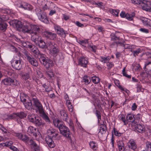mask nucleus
Here are the masks:
<instances>
[{
	"label": "nucleus",
	"instance_id": "1",
	"mask_svg": "<svg viewBox=\"0 0 151 151\" xmlns=\"http://www.w3.org/2000/svg\"><path fill=\"white\" fill-rule=\"evenodd\" d=\"M50 50V54L54 57H56L60 51V49L57 44L54 42H49L47 44Z\"/></svg>",
	"mask_w": 151,
	"mask_h": 151
},
{
	"label": "nucleus",
	"instance_id": "2",
	"mask_svg": "<svg viewBox=\"0 0 151 151\" xmlns=\"http://www.w3.org/2000/svg\"><path fill=\"white\" fill-rule=\"evenodd\" d=\"M36 13L40 20L46 24L49 23L47 15L46 13L42 11L39 8H37L35 10Z\"/></svg>",
	"mask_w": 151,
	"mask_h": 151
},
{
	"label": "nucleus",
	"instance_id": "3",
	"mask_svg": "<svg viewBox=\"0 0 151 151\" xmlns=\"http://www.w3.org/2000/svg\"><path fill=\"white\" fill-rule=\"evenodd\" d=\"M12 66L14 69L17 70H20L22 68L23 64V61L19 56V58L17 59L14 58L11 61Z\"/></svg>",
	"mask_w": 151,
	"mask_h": 151
},
{
	"label": "nucleus",
	"instance_id": "4",
	"mask_svg": "<svg viewBox=\"0 0 151 151\" xmlns=\"http://www.w3.org/2000/svg\"><path fill=\"white\" fill-rule=\"evenodd\" d=\"M32 101L33 106L36 107V110L37 111H38L39 113L44 110L40 102L36 97L32 98Z\"/></svg>",
	"mask_w": 151,
	"mask_h": 151
},
{
	"label": "nucleus",
	"instance_id": "5",
	"mask_svg": "<svg viewBox=\"0 0 151 151\" xmlns=\"http://www.w3.org/2000/svg\"><path fill=\"white\" fill-rule=\"evenodd\" d=\"M59 129L60 133L65 137L67 138L70 137V132L68 127L63 125L59 127Z\"/></svg>",
	"mask_w": 151,
	"mask_h": 151
},
{
	"label": "nucleus",
	"instance_id": "6",
	"mask_svg": "<svg viewBox=\"0 0 151 151\" xmlns=\"http://www.w3.org/2000/svg\"><path fill=\"white\" fill-rule=\"evenodd\" d=\"M17 81L15 79H12L9 77H7L2 80V84L5 85L10 86L12 84L16 86L17 84Z\"/></svg>",
	"mask_w": 151,
	"mask_h": 151
},
{
	"label": "nucleus",
	"instance_id": "7",
	"mask_svg": "<svg viewBox=\"0 0 151 151\" xmlns=\"http://www.w3.org/2000/svg\"><path fill=\"white\" fill-rule=\"evenodd\" d=\"M28 47L30 51L36 55L41 54L38 49L34 45L30 44L28 45Z\"/></svg>",
	"mask_w": 151,
	"mask_h": 151
},
{
	"label": "nucleus",
	"instance_id": "8",
	"mask_svg": "<svg viewBox=\"0 0 151 151\" xmlns=\"http://www.w3.org/2000/svg\"><path fill=\"white\" fill-rule=\"evenodd\" d=\"M38 132L37 129L32 126L29 127L27 130L28 134L31 136H34L36 139L37 136V133Z\"/></svg>",
	"mask_w": 151,
	"mask_h": 151
},
{
	"label": "nucleus",
	"instance_id": "9",
	"mask_svg": "<svg viewBox=\"0 0 151 151\" xmlns=\"http://www.w3.org/2000/svg\"><path fill=\"white\" fill-rule=\"evenodd\" d=\"M18 7L29 11H32L33 9V7L32 5L24 2H21L19 5Z\"/></svg>",
	"mask_w": 151,
	"mask_h": 151
},
{
	"label": "nucleus",
	"instance_id": "10",
	"mask_svg": "<svg viewBox=\"0 0 151 151\" xmlns=\"http://www.w3.org/2000/svg\"><path fill=\"white\" fill-rule=\"evenodd\" d=\"M47 133L48 135H50L51 137L56 139H57V137L58 135V132L54 129L50 128L47 130Z\"/></svg>",
	"mask_w": 151,
	"mask_h": 151
},
{
	"label": "nucleus",
	"instance_id": "11",
	"mask_svg": "<svg viewBox=\"0 0 151 151\" xmlns=\"http://www.w3.org/2000/svg\"><path fill=\"white\" fill-rule=\"evenodd\" d=\"M88 62L87 58L84 57H81L79 59L78 64L84 68H86Z\"/></svg>",
	"mask_w": 151,
	"mask_h": 151
},
{
	"label": "nucleus",
	"instance_id": "12",
	"mask_svg": "<svg viewBox=\"0 0 151 151\" xmlns=\"http://www.w3.org/2000/svg\"><path fill=\"white\" fill-rule=\"evenodd\" d=\"M31 28L30 33H39L40 31V29L38 26L33 24H29Z\"/></svg>",
	"mask_w": 151,
	"mask_h": 151
},
{
	"label": "nucleus",
	"instance_id": "13",
	"mask_svg": "<svg viewBox=\"0 0 151 151\" xmlns=\"http://www.w3.org/2000/svg\"><path fill=\"white\" fill-rule=\"evenodd\" d=\"M134 130L138 132L142 133L145 132V128L144 125L142 124H136V126H134Z\"/></svg>",
	"mask_w": 151,
	"mask_h": 151
},
{
	"label": "nucleus",
	"instance_id": "14",
	"mask_svg": "<svg viewBox=\"0 0 151 151\" xmlns=\"http://www.w3.org/2000/svg\"><path fill=\"white\" fill-rule=\"evenodd\" d=\"M45 141L48 147L50 148H53L55 147V145L54 141L49 136L46 137Z\"/></svg>",
	"mask_w": 151,
	"mask_h": 151
},
{
	"label": "nucleus",
	"instance_id": "15",
	"mask_svg": "<svg viewBox=\"0 0 151 151\" xmlns=\"http://www.w3.org/2000/svg\"><path fill=\"white\" fill-rule=\"evenodd\" d=\"M41 116L45 120V121L48 124H50L51 122V121L50 118L48 116L47 113L45 112L44 110L40 112Z\"/></svg>",
	"mask_w": 151,
	"mask_h": 151
},
{
	"label": "nucleus",
	"instance_id": "16",
	"mask_svg": "<svg viewBox=\"0 0 151 151\" xmlns=\"http://www.w3.org/2000/svg\"><path fill=\"white\" fill-rule=\"evenodd\" d=\"M127 145L129 149L133 150H135L137 148L136 142L133 139H130L127 143Z\"/></svg>",
	"mask_w": 151,
	"mask_h": 151
},
{
	"label": "nucleus",
	"instance_id": "17",
	"mask_svg": "<svg viewBox=\"0 0 151 151\" xmlns=\"http://www.w3.org/2000/svg\"><path fill=\"white\" fill-rule=\"evenodd\" d=\"M16 136L19 139L24 142H27L29 140V138L27 136L24 134H23L22 133L16 134Z\"/></svg>",
	"mask_w": 151,
	"mask_h": 151
},
{
	"label": "nucleus",
	"instance_id": "18",
	"mask_svg": "<svg viewBox=\"0 0 151 151\" xmlns=\"http://www.w3.org/2000/svg\"><path fill=\"white\" fill-rule=\"evenodd\" d=\"M54 28L58 35L64 37L65 36L64 30L60 26L55 25L54 26Z\"/></svg>",
	"mask_w": 151,
	"mask_h": 151
},
{
	"label": "nucleus",
	"instance_id": "19",
	"mask_svg": "<svg viewBox=\"0 0 151 151\" xmlns=\"http://www.w3.org/2000/svg\"><path fill=\"white\" fill-rule=\"evenodd\" d=\"M27 60L32 65L35 67H37L38 66V62L35 58H34L32 55L29 57Z\"/></svg>",
	"mask_w": 151,
	"mask_h": 151
},
{
	"label": "nucleus",
	"instance_id": "20",
	"mask_svg": "<svg viewBox=\"0 0 151 151\" xmlns=\"http://www.w3.org/2000/svg\"><path fill=\"white\" fill-rule=\"evenodd\" d=\"M16 113L17 116V122L19 124H20V123H21V119L26 118L27 116V115L26 113L23 111H21L20 112Z\"/></svg>",
	"mask_w": 151,
	"mask_h": 151
},
{
	"label": "nucleus",
	"instance_id": "21",
	"mask_svg": "<svg viewBox=\"0 0 151 151\" xmlns=\"http://www.w3.org/2000/svg\"><path fill=\"white\" fill-rule=\"evenodd\" d=\"M144 2V6L143 7V9L151 12V8H150L149 7V6L151 5V1L145 0Z\"/></svg>",
	"mask_w": 151,
	"mask_h": 151
},
{
	"label": "nucleus",
	"instance_id": "22",
	"mask_svg": "<svg viewBox=\"0 0 151 151\" xmlns=\"http://www.w3.org/2000/svg\"><path fill=\"white\" fill-rule=\"evenodd\" d=\"M30 34L31 35V40L32 41L34 42L37 45L40 38L39 33H37L36 34V33L35 34L34 33Z\"/></svg>",
	"mask_w": 151,
	"mask_h": 151
},
{
	"label": "nucleus",
	"instance_id": "23",
	"mask_svg": "<svg viewBox=\"0 0 151 151\" xmlns=\"http://www.w3.org/2000/svg\"><path fill=\"white\" fill-rule=\"evenodd\" d=\"M60 114L61 119L68 123V116L66 111L64 110H62L60 111Z\"/></svg>",
	"mask_w": 151,
	"mask_h": 151
},
{
	"label": "nucleus",
	"instance_id": "24",
	"mask_svg": "<svg viewBox=\"0 0 151 151\" xmlns=\"http://www.w3.org/2000/svg\"><path fill=\"white\" fill-rule=\"evenodd\" d=\"M44 34L46 37L52 40H54L56 36V35L55 34L48 31L44 32Z\"/></svg>",
	"mask_w": 151,
	"mask_h": 151
},
{
	"label": "nucleus",
	"instance_id": "25",
	"mask_svg": "<svg viewBox=\"0 0 151 151\" xmlns=\"http://www.w3.org/2000/svg\"><path fill=\"white\" fill-rule=\"evenodd\" d=\"M30 24H27L22 26V31L24 33H30L31 28L29 26Z\"/></svg>",
	"mask_w": 151,
	"mask_h": 151
},
{
	"label": "nucleus",
	"instance_id": "26",
	"mask_svg": "<svg viewBox=\"0 0 151 151\" xmlns=\"http://www.w3.org/2000/svg\"><path fill=\"white\" fill-rule=\"evenodd\" d=\"M11 23H12L13 26L17 28H22L23 26L21 22L17 20H13Z\"/></svg>",
	"mask_w": 151,
	"mask_h": 151
},
{
	"label": "nucleus",
	"instance_id": "27",
	"mask_svg": "<svg viewBox=\"0 0 151 151\" xmlns=\"http://www.w3.org/2000/svg\"><path fill=\"white\" fill-rule=\"evenodd\" d=\"M7 26V24L4 21H2L0 17V29L4 31H5Z\"/></svg>",
	"mask_w": 151,
	"mask_h": 151
},
{
	"label": "nucleus",
	"instance_id": "28",
	"mask_svg": "<svg viewBox=\"0 0 151 151\" xmlns=\"http://www.w3.org/2000/svg\"><path fill=\"white\" fill-rule=\"evenodd\" d=\"M29 142L30 145L32 146L33 147L34 149V151H40L39 147L33 140L30 139Z\"/></svg>",
	"mask_w": 151,
	"mask_h": 151
},
{
	"label": "nucleus",
	"instance_id": "29",
	"mask_svg": "<svg viewBox=\"0 0 151 151\" xmlns=\"http://www.w3.org/2000/svg\"><path fill=\"white\" fill-rule=\"evenodd\" d=\"M46 75L49 79L53 80L54 78L55 73L53 72L51 69H48L47 70L46 73Z\"/></svg>",
	"mask_w": 151,
	"mask_h": 151
},
{
	"label": "nucleus",
	"instance_id": "30",
	"mask_svg": "<svg viewBox=\"0 0 151 151\" xmlns=\"http://www.w3.org/2000/svg\"><path fill=\"white\" fill-rule=\"evenodd\" d=\"M33 123L35 124L36 126L38 127L42 126L44 124L42 119L38 117H37Z\"/></svg>",
	"mask_w": 151,
	"mask_h": 151
},
{
	"label": "nucleus",
	"instance_id": "31",
	"mask_svg": "<svg viewBox=\"0 0 151 151\" xmlns=\"http://www.w3.org/2000/svg\"><path fill=\"white\" fill-rule=\"evenodd\" d=\"M23 104L25 107L28 110L32 108V104L30 100L28 99Z\"/></svg>",
	"mask_w": 151,
	"mask_h": 151
},
{
	"label": "nucleus",
	"instance_id": "32",
	"mask_svg": "<svg viewBox=\"0 0 151 151\" xmlns=\"http://www.w3.org/2000/svg\"><path fill=\"white\" fill-rule=\"evenodd\" d=\"M53 123L54 126L57 127L59 129V127L63 124L61 122L60 120L57 119H53Z\"/></svg>",
	"mask_w": 151,
	"mask_h": 151
},
{
	"label": "nucleus",
	"instance_id": "33",
	"mask_svg": "<svg viewBox=\"0 0 151 151\" xmlns=\"http://www.w3.org/2000/svg\"><path fill=\"white\" fill-rule=\"evenodd\" d=\"M132 3L134 4L140 5L143 9L145 0H131Z\"/></svg>",
	"mask_w": 151,
	"mask_h": 151
},
{
	"label": "nucleus",
	"instance_id": "34",
	"mask_svg": "<svg viewBox=\"0 0 151 151\" xmlns=\"http://www.w3.org/2000/svg\"><path fill=\"white\" fill-rule=\"evenodd\" d=\"M89 145L91 148L93 150H96L98 148L97 143L93 141H90Z\"/></svg>",
	"mask_w": 151,
	"mask_h": 151
},
{
	"label": "nucleus",
	"instance_id": "35",
	"mask_svg": "<svg viewBox=\"0 0 151 151\" xmlns=\"http://www.w3.org/2000/svg\"><path fill=\"white\" fill-rule=\"evenodd\" d=\"M28 120L30 122L33 123L37 117L33 114H30L27 116Z\"/></svg>",
	"mask_w": 151,
	"mask_h": 151
},
{
	"label": "nucleus",
	"instance_id": "36",
	"mask_svg": "<svg viewBox=\"0 0 151 151\" xmlns=\"http://www.w3.org/2000/svg\"><path fill=\"white\" fill-rule=\"evenodd\" d=\"M99 132L103 134H105L107 130V127L104 124L101 125L99 129Z\"/></svg>",
	"mask_w": 151,
	"mask_h": 151
},
{
	"label": "nucleus",
	"instance_id": "37",
	"mask_svg": "<svg viewBox=\"0 0 151 151\" xmlns=\"http://www.w3.org/2000/svg\"><path fill=\"white\" fill-rule=\"evenodd\" d=\"M110 59V57L109 56L106 57L100 56V60L101 62L104 63L108 62Z\"/></svg>",
	"mask_w": 151,
	"mask_h": 151
},
{
	"label": "nucleus",
	"instance_id": "38",
	"mask_svg": "<svg viewBox=\"0 0 151 151\" xmlns=\"http://www.w3.org/2000/svg\"><path fill=\"white\" fill-rule=\"evenodd\" d=\"M83 78V81L86 85L89 84L91 81V77L87 76H85Z\"/></svg>",
	"mask_w": 151,
	"mask_h": 151
},
{
	"label": "nucleus",
	"instance_id": "39",
	"mask_svg": "<svg viewBox=\"0 0 151 151\" xmlns=\"http://www.w3.org/2000/svg\"><path fill=\"white\" fill-rule=\"evenodd\" d=\"M77 42L79 44L83 46L86 47L87 45H88V41L87 40H77Z\"/></svg>",
	"mask_w": 151,
	"mask_h": 151
},
{
	"label": "nucleus",
	"instance_id": "40",
	"mask_svg": "<svg viewBox=\"0 0 151 151\" xmlns=\"http://www.w3.org/2000/svg\"><path fill=\"white\" fill-rule=\"evenodd\" d=\"M40 55L41 56L39 58V60L41 63L44 65H46L45 63H46V62L47 59H46V58L43 54H41Z\"/></svg>",
	"mask_w": 151,
	"mask_h": 151
},
{
	"label": "nucleus",
	"instance_id": "41",
	"mask_svg": "<svg viewBox=\"0 0 151 151\" xmlns=\"http://www.w3.org/2000/svg\"><path fill=\"white\" fill-rule=\"evenodd\" d=\"M20 101L24 104L28 99L27 97L24 93H22L20 96Z\"/></svg>",
	"mask_w": 151,
	"mask_h": 151
},
{
	"label": "nucleus",
	"instance_id": "42",
	"mask_svg": "<svg viewBox=\"0 0 151 151\" xmlns=\"http://www.w3.org/2000/svg\"><path fill=\"white\" fill-rule=\"evenodd\" d=\"M46 63V65H45L44 66L46 68H49L50 67L52 66L53 65V61L50 59H47Z\"/></svg>",
	"mask_w": 151,
	"mask_h": 151
},
{
	"label": "nucleus",
	"instance_id": "43",
	"mask_svg": "<svg viewBox=\"0 0 151 151\" xmlns=\"http://www.w3.org/2000/svg\"><path fill=\"white\" fill-rule=\"evenodd\" d=\"M39 42H38L39 47L42 49L46 48V46L45 42L42 40H39Z\"/></svg>",
	"mask_w": 151,
	"mask_h": 151
},
{
	"label": "nucleus",
	"instance_id": "44",
	"mask_svg": "<svg viewBox=\"0 0 151 151\" xmlns=\"http://www.w3.org/2000/svg\"><path fill=\"white\" fill-rule=\"evenodd\" d=\"M118 145L119 151H124V144L122 141L119 142Z\"/></svg>",
	"mask_w": 151,
	"mask_h": 151
},
{
	"label": "nucleus",
	"instance_id": "45",
	"mask_svg": "<svg viewBox=\"0 0 151 151\" xmlns=\"http://www.w3.org/2000/svg\"><path fill=\"white\" fill-rule=\"evenodd\" d=\"M135 15V13H132L131 14L127 13L126 14V18L129 21H132L133 20V18L134 17Z\"/></svg>",
	"mask_w": 151,
	"mask_h": 151
},
{
	"label": "nucleus",
	"instance_id": "46",
	"mask_svg": "<svg viewBox=\"0 0 151 151\" xmlns=\"http://www.w3.org/2000/svg\"><path fill=\"white\" fill-rule=\"evenodd\" d=\"M126 119L128 123L129 122H131L134 119V116L132 114H129L127 115Z\"/></svg>",
	"mask_w": 151,
	"mask_h": 151
},
{
	"label": "nucleus",
	"instance_id": "47",
	"mask_svg": "<svg viewBox=\"0 0 151 151\" xmlns=\"http://www.w3.org/2000/svg\"><path fill=\"white\" fill-rule=\"evenodd\" d=\"M142 50L140 48H138L135 50H134L133 52L134 56L135 57H136L137 56H138L139 53H141L142 52Z\"/></svg>",
	"mask_w": 151,
	"mask_h": 151
},
{
	"label": "nucleus",
	"instance_id": "48",
	"mask_svg": "<svg viewBox=\"0 0 151 151\" xmlns=\"http://www.w3.org/2000/svg\"><path fill=\"white\" fill-rule=\"evenodd\" d=\"M109 12L111 14L116 17H118L119 16V11L118 10H114L112 9H109Z\"/></svg>",
	"mask_w": 151,
	"mask_h": 151
},
{
	"label": "nucleus",
	"instance_id": "49",
	"mask_svg": "<svg viewBox=\"0 0 151 151\" xmlns=\"http://www.w3.org/2000/svg\"><path fill=\"white\" fill-rule=\"evenodd\" d=\"M114 138L113 136L112 135L111 139V142L109 145V147L110 149L112 150L114 149Z\"/></svg>",
	"mask_w": 151,
	"mask_h": 151
},
{
	"label": "nucleus",
	"instance_id": "50",
	"mask_svg": "<svg viewBox=\"0 0 151 151\" xmlns=\"http://www.w3.org/2000/svg\"><path fill=\"white\" fill-rule=\"evenodd\" d=\"M119 120L122 121L124 123V125H127L128 124L127 119H126L125 116L123 115H121L119 116Z\"/></svg>",
	"mask_w": 151,
	"mask_h": 151
},
{
	"label": "nucleus",
	"instance_id": "51",
	"mask_svg": "<svg viewBox=\"0 0 151 151\" xmlns=\"http://www.w3.org/2000/svg\"><path fill=\"white\" fill-rule=\"evenodd\" d=\"M91 78L94 83L97 84L100 82L99 78L98 77L93 76L91 77Z\"/></svg>",
	"mask_w": 151,
	"mask_h": 151
},
{
	"label": "nucleus",
	"instance_id": "52",
	"mask_svg": "<svg viewBox=\"0 0 151 151\" xmlns=\"http://www.w3.org/2000/svg\"><path fill=\"white\" fill-rule=\"evenodd\" d=\"M112 134L116 136H120L121 135V133L119 132L115 128H114L112 131Z\"/></svg>",
	"mask_w": 151,
	"mask_h": 151
},
{
	"label": "nucleus",
	"instance_id": "53",
	"mask_svg": "<svg viewBox=\"0 0 151 151\" xmlns=\"http://www.w3.org/2000/svg\"><path fill=\"white\" fill-rule=\"evenodd\" d=\"M145 149L147 151H151V142H146Z\"/></svg>",
	"mask_w": 151,
	"mask_h": 151
},
{
	"label": "nucleus",
	"instance_id": "54",
	"mask_svg": "<svg viewBox=\"0 0 151 151\" xmlns=\"http://www.w3.org/2000/svg\"><path fill=\"white\" fill-rule=\"evenodd\" d=\"M88 47L89 48L91 51H92L93 52H96V47L93 45H89L88 44L87 45Z\"/></svg>",
	"mask_w": 151,
	"mask_h": 151
},
{
	"label": "nucleus",
	"instance_id": "55",
	"mask_svg": "<svg viewBox=\"0 0 151 151\" xmlns=\"http://www.w3.org/2000/svg\"><path fill=\"white\" fill-rule=\"evenodd\" d=\"M150 19L147 18H144L142 19V22L143 24L144 25L146 26L147 24H148L149 20Z\"/></svg>",
	"mask_w": 151,
	"mask_h": 151
},
{
	"label": "nucleus",
	"instance_id": "56",
	"mask_svg": "<svg viewBox=\"0 0 151 151\" xmlns=\"http://www.w3.org/2000/svg\"><path fill=\"white\" fill-rule=\"evenodd\" d=\"M21 74L23 78L25 80L28 79L29 78V74L28 73H23Z\"/></svg>",
	"mask_w": 151,
	"mask_h": 151
},
{
	"label": "nucleus",
	"instance_id": "57",
	"mask_svg": "<svg viewBox=\"0 0 151 151\" xmlns=\"http://www.w3.org/2000/svg\"><path fill=\"white\" fill-rule=\"evenodd\" d=\"M96 114L98 119V122H99L100 120H101V116L100 111L96 110Z\"/></svg>",
	"mask_w": 151,
	"mask_h": 151
},
{
	"label": "nucleus",
	"instance_id": "58",
	"mask_svg": "<svg viewBox=\"0 0 151 151\" xmlns=\"http://www.w3.org/2000/svg\"><path fill=\"white\" fill-rule=\"evenodd\" d=\"M43 3H44L45 4L43 6H42V8L44 10H46L48 9H49V6L47 5V3H45V2H46L44 0H42L41 1Z\"/></svg>",
	"mask_w": 151,
	"mask_h": 151
},
{
	"label": "nucleus",
	"instance_id": "59",
	"mask_svg": "<svg viewBox=\"0 0 151 151\" xmlns=\"http://www.w3.org/2000/svg\"><path fill=\"white\" fill-rule=\"evenodd\" d=\"M139 30L141 32L145 34L148 33L149 32V30L147 29L143 28H141L139 29Z\"/></svg>",
	"mask_w": 151,
	"mask_h": 151
},
{
	"label": "nucleus",
	"instance_id": "60",
	"mask_svg": "<svg viewBox=\"0 0 151 151\" xmlns=\"http://www.w3.org/2000/svg\"><path fill=\"white\" fill-rule=\"evenodd\" d=\"M136 86L137 88V92H139L141 91L142 89V86L139 83L137 84Z\"/></svg>",
	"mask_w": 151,
	"mask_h": 151
},
{
	"label": "nucleus",
	"instance_id": "61",
	"mask_svg": "<svg viewBox=\"0 0 151 151\" xmlns=\"http://www.w3.org/2000/svg\"><path fill=\"white\" fill-rule=\"evenodd\" d=\"M139 121L134 119L132 122V127L133 129H134V126H136L138 122Z\"/></svg>",
	"mask_w": 151,
	"mask_h": 151
},
{
	"label": "nucleus",
	"instance_id": "62",
	"mask_svg": "<svg viewBox=\"0 0 151 151\" xmlns=\"http://www.w3.org/2000/svg\"><path fill=\"white\" fill-rule=\"evenodd\" d=\"M12 117V119H13L17 122V113H14L11 114Z\"/></svg>",
	"mask_w": 151,
	"mask_h": 151
},
{
	"label": "nucleus",
	"instance_id": "63",
	"mask_svg": "<svg viewBox=\"0 0 151 151\" xmlns=\"http://www.w3.org/2000/svg\"><path fill=\"white\" fill-rule=\"evenodd\" d=\"M43 87L45 88V91L47 92H49L51 91V88L50 87H48L45 84H44L43 86Z\"/></svg>",
	"mask_w": 151,
	"mask_h": 151
},
{
	"label": "nucleus",
	"instance_id": "64",
	"mask_svg": "<svg viewBox=\"0 0 151 151\" xmlns=\"http://www.w3.org/2000/svg\"><path fill=\"white\" fill-rule=\"evenodd\" d=\"M111 40L113 41H116L119 40V37H116L115 35H111Z\"/></svg>",
	"mask_w": 151,
	"mask_h": 151
}]
</instances>
